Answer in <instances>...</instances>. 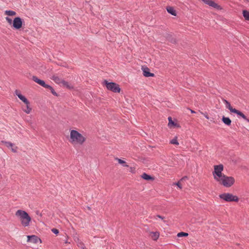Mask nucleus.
<instances>
[{"label": "nucleus", "mask_w": 249, "mask_h": 249, "mask_svg": "<svg viewBox=\"0 0 249 249\" xmlns=\"http://www.w3.org/2000/svg\"><path fill=\"white\" fill-rule=\"evenodd\" d=\"M86 141V138L79 132L75 130H71L70 132V142L73 145H82Z\"/></svg>", "instance_id": "nucleus-1"}, {"label": "nucleus", "mask_w": 249, "mask_h": 249, "mask_svg": "<svg viewBox=\"0 0 249 249\" xmlns=\"http://www.w3.org/2000/svg\"><path fill=\"white\" fill-rule=\"evenodd\" d=\"M16 215L19 217L22 225L24 227L29 226L31 218L25 211L18 210L16 213Z\"/></svg>", "instance_id": "nucleus-2"}, {"label": "nucleus", "mask_w": 249, "mask_h": 249, "mask_svg": "<svg viewBox=\"0 0 249 249\" xmlns=\"http://www.w3.org/2000/svg\"><path fill=\"white\" fill-rule=\"evenodd\" d=\"M218 182L226 187H230L234 184L235 180L232 177H228L224 175L220 178Z\"/></svg>", "instance_id": "nucleus-3"}, {"label": "nucleus", "mask_w": 249, "mask_h": 249, "mask_svg": "<svg viewBox=\"0 0 249 249\" xmlns=\"http://www.w3.org/2000/svg\"><path fill=\"white\" fill-rule=\"evenodd\" d=\"M223 170V165L222 164H220L214 166V171L213 172V175L214 179L217 181H219L220 178H221L222 176L224 175L222 173Z\"/></svg>", "instance_id": "nucleus-4"}, {"label": "nucleus", "mask_w": 249, "mask_h": 249, "mask_svg": "<svg viewBox=\"0 0 249 249\" xmlns=\"http://www.w3.org/2000/svg\"><path fill=\"white\" fill-rule=\"evenodd\" d=\"M219 197L226 202H237L239 200L236 196L230 193H223L219 195Z\"/></svg>", "instance_id": "nucleus-5"}, {"label": "nucleus", "mask_w": 249, "mask_h": 249, "mask_svg": "<svg viewBox=\"0 0 249 249\" xmlns=\"http://www.w3.org/2000/svg\"><path fill=\"white\" fill-rule=\"evenodd\" d=\"M105 84L108 90L113 92L119 93L121 91V89L119 85L114 82H108L107 80L104 81Z\"/></svg>", "instance_id": "nucleus-6"}, {"label": "nucleus", "mask_w": 249, "mask_h": 249, "mask_svg": "<svg viewBox=\"0 0 249 249\" xmlns=\"http://www.w3.org/2000/svg\"><path fill=\"white\" fill-rule=\"evenodd\" d=\"M23 20L20 17H16L13 21V27L15 29H19L22 26Z\"/></svg>", "instance_id": "nucleus-7"}, {"label": "nucleus", "mask_w": 249, "mask_h": 249, "mask_svg": "<svg viewBox=\"0 0 249 249\" xmlns=\"http://www.w3.org/2000/svg\"><path fill=\"white\" fill-rule=\"evenodd\" d=\"M27 242H31L34 244H36L38 242L41 243V240L37 236L35 235H28L27 236Z\"/></svg>", "instance_id": "nucleus-8"}, {"label": "nucleus", "mask_w": 249, "mask_h": 249, "mask_svg": "<svg viewBox=\"0 0 249 249\" xmlns=\"http://www.w3.org/2000/svg\"><path fill=\"white\" fill-rule=\"evenodd\" d=\"M15 94L18 97V98L20 100L24 102L26 105H28V104H30V102L28 100V99L24 96L22 95L19 90L17 89L15 91Z\"/></svg>", "instance_id": "nucleus-9"}, {"label": "nucleus", "mask_w": 249, "mask_h": 249, "mask_svg": "<svg viewBox=\"0 0 249 249\" xmlns=\"http://www.w3.org/2000/svg\"><path fill=\"white\" fill-rule=\"evenodd\" d=\"M32 80L36 83H37L45 88H46L48 85L45 83L44 81L39 79L36 76H33Z\"/></svg>", "instance_id": "nucleus-10"}, {"label": "nucleus", "mask_w": 249, "mask_h": 249, "mask_svg": "<svg viewBox=\"0 0 249 249\" xmlns=\"http://www.w3.org/2000/svg\"><path fill=\"white\" fill-rule=\"evenodd\" d=\"M143 72V75L145 77H153L154 76V74L150 72V70L147 67L142 68Z\"/></svg>", "instance_id": "nucleus-11"}, {"label": "nucleus", "mask_w": 249, "mask_h": 249, "mask_svg": "<svg viewBox=\"0 0 249 249\" xmlns=\"http://www.w3.org/2000/svg\"><path fill=\"white\" fill-rule=\"evenodd\" d=\"M232 113L236 114L239 117L242 118L245 120H246V121H247L249 123V119H248L246 117V116L240 111L235 108L234 110H233V111Z\"/></svg>", "instance_id": "nucleus-12"}, {"label": "nucleus", "mask_w": 249, "mask_h": 249, "mask_svg": "<svg viewBox=\"0 0 249 249\" xmlns=\"http://www.w3.org/2000/svg\"><path fill=\"white\" fill-rule=\"evenodd\" d=\"M166 38L171 43L175 44L176 43V38L171 34H167L165 36Z\"/></svg>", "instance_id": "nucleus-13"}, {"label": "nucleus", "mask_w": 249, "mask_h": 249, "mask_svg": "<svg viewBox=\"0 0 249 249\" xmlns=\"http://www.w3.org/2000/svg\"><path fill=\"white\" fill-rule=\"evenodd\" d=\"M150 236H151V238L153 240L156 241L158 240V239L159 237L160 233L158 231H156V232L152 231L150 232Z\"/></svg>", "instance_id": "nucleus-14"}, {"label": "nucleus", "mask_w": 249, "mask_h": 249, "mask_svg": "<svg viewBox=\"0 0 249 249\" xmlns=\"http://www.w3.org/2000/svg\"><path fill=\"white\" fill-rule=\"evenodd\" d=\"M222 121L224 124L228 126H230L231 124V121L229 117L223 116Z\"/></svg>", "instance_id": "nucleus-15"}, {"label": "nucleus", "mask_w": 249, "mask_h": 249, "mask_svg": "<svg viewBox=\"0 0 249 249\" xmlns=\"http://www.w3.org/2000/svg\"><path fill=\"white\" fill-rule=\"evenodd\" d=\"M55 83L57 84H61L63 79L59 78L58 76L53 75L51 78Z\"/></svg>", "instance_id": "nucleus-16"}, {"label": "nucleus", "mask_w": 249, "mask_h": 249, "mask_svg": "<svg viewBox=\"0 0 249 249\" xmlns=\"http://www.w3.org/2000/svg\"><path fill=\"white\" fill-rule=\"evenodd\" d=\"M224 103H225L226 105V107L227 108L229 109L231 112H232L233 110H234L235 108H233L231 105V104L230 102H229L226 99L223 100Z\"/></svg>", "instance_id": "nucleus-17"}, {"label": "nucleus", "mask_w": 249, "mask_h": 249, "mask_svg": "<svg viewBox=\"0 0 249 249\" xmlns=\"http://www.w3.org/2000/svg\"><path fill=\"white\" fill-rule=\"evenodd\" d=\"M142 178L146 180H152L154 179V178L150 175H149L145 173H143L142 176Z\"/></svg>", "instance_id": "nucleus-18"}, {"label": "nucleus", "mask_w": 249, "mask_h": 249, "mask_svg": "<svg viewBox=\"0 0 249 249\" xmlns=\"http://www.w3.org/2000/svg\"><path fill=\"white\" fill-rule=\"evenodd\" d=\"M166 10L168 13L173 16H176V12L172 7H167Z\"/></svg>", "instance_id": "nucleus-19"}, {"label": "nucleus", "mask_w": 249, "mask_h": 249, "mask_svg": "<svg viewBox=\"0 0 249 249\" xmlns=\"http://www.w3.org/2000/svg\"><path fill=\"white\" fill-rule=\"evenodd\" d=\"M61 84H62V86H63L64 87H66V88H67L68 89H69L73 88V87L71 86L69 84V82L65 81L63 79Z\"/></svg>", "instance_id": "nucleus-20"}, {"label": "nucleus", "mask_w": 249, "mask_h": 249, "mask_svg": "<svg viewBox=\"0 0 249 249\" xmlns=\"http://www.w3.org/2000/svg\"><path fill=\"white\" fill-rule=\"evenodd\" d=\"M208 5H209V6H212V7H213V8H217L219 6L214 1H213L212 0H210L209 2V4Z\"/></svg>", "instance_id": "nucleus-21"}, {"label": "nucleus", "mask_w": 249, "mask_h": 249, "mask_svg": "<svg viewBox=\"0 0 249 249\" xmlns=\"http://www.w3.org/2000/svg\"><path fill=\"white\" fill-rule=\"evenodd\" d=\"M46 88L49 89L50 90L51 93L53 95H54L55 96H58L57 93L55 91L54 89H53V88L52 86H51L48 85Z\"/></svg>", "instance_id": "nucleus-22"}, {"label": "nucleus", "mask_w": 249, "mask_h": 249, "mask_svg": "<svg viewBox=\"0 0 249 249\" xmlns=\"http://www.w3.org/2000/svg\"><path fill=\"white\" fill-rule=\"evenodd\" d=\"M116 160L118 161V163L122 164L124 167H128V165L126 164L125 161L119 158H116Z\"/></svg>", "instance_id": "nucleus-23"}, {"label": "nucleus", "mask_w": 249, "mask_h": 249, "mask_svg": "<svg viewBox=\"0 0 249 249\" xmlns=\"http://www.w3.org/2000/svg\"><path fill=\"white\" fill-rule=\"evenodd\" d=\"M5 14L9 16H13L16 14V12L12 10H6L5 11Z\"/></svg>", "instance_id": "nucleus-24"}, {"label": "nucleus", "mask_w": 249, "mask_h": 249, "mask_svg": "<svg viewBox=\"0 0 249 249\" xmlns=\"http://www.w3.org/2000/svg\"><path fill=\"white\" fill-rule=\"evenodd\" d=\"M243 15L246 20H249V11L243 10Z\"/></svg>", "instance_id": "nucleus-25"}, {"label": "nucleus", "mask_w": 249, "mask_h": 249, "mask_svg": "<svg viewBox=\"0 0 249 249\" xmlns=\"http://www.w3.org/2000/svg\"><path fill=\"white\" fill-rule=\"evenodd\" d=\"M188 236V233L187 232H180L177 234V236L178 237H187Z\"/></svg>", "instance_id": "nucleus-26"}, {"label": "nucleus", "mask_w": 249, "mask_h": 249, "mask_svg": "<svg viewBox=\"0 0 249 249\" xmlns=\"http://www.w3.org/2000/svg\"><path fill=\"white\" fill-rule=\"evenodd\" d=\"M77 245L79 248L80 249H84V247H85V245L84 243L80 241L79 240H78V242H77Z\"/></svg>", "instance_id": "nucleus-27"}, {"label": "nucleus", "mask_w": 249, "mask_h": 249, "mask_svg": "<svg viewBox=\"0 0 249 249\" xmlns=\"http://www.w3.org/2000/svg\"><path fill=\"white\" fill-rule=\"evenodd\" d=\"M29 105L30 104H28V105H26V109L24 110V111L27 114H29L32 110V108L29 107Z\"/></svg>", "instance_id": "nucleus-28"}, {"label": "nucleus", "mask_w": 249, "mask_h": 249, "mask_svg": "<svg viewBox=\"0 0 249 249\" xmlns=\"http://www.w3.org/2000/svg\"><path fill=\"white\" fill-rule=\"evenodd\" d=\"M170 143L173 144L178 145L179 143L177 141V138H174L171 140Z\"/></svg>", "instance_id": "nucleus-29"}, {"label": "nucleus", "mask_w": 249, "mask_h": 249, "mask_svg": "<svg viewBox=\"0 0 249 249\" xmlns=\"http://www.w3.org/2000/svg\"><path fill=\"white\" fill-rule=\"evenodd\" d=\"M168 119V121H169V123H168L169 125L172 124L173 125H175L176 124L174 123V122L172 121V118L171 117H169Z\"/></svg>", "instance_id": "nucleus-30"}, {"label": "nucleus", "mask_w": 249, "mask_h": 249, "mask_svg": "<svg viewBox=\"0 0 249 249\" xmlns=\"http://www.w3.org/2000/svg\"><path fill=\"white\" fill-rule=\"evenodd\" d=\"M55 234H58L59 233L58 230L53 228L51 230Z\"/></svg>", "instance_id": "nucleus-31"}, {"label": "nucleus", "mask_w": 249, "mask_h": 249, "mask_svg": "<svg viewBox=\"0 0 249 249\" xmlns=\"http://www.w3.org/2000/svg\"><path fill=\"white\" fill-rule=\"evenodd\" d=\"M5 19L9 24L11 25L13 23L12 19L10 18L7 17L5 18Z\"/></svg>", "instance_id": "nucleus-32"}, {"label": "nucleus", "mask_w": 249, "mask_h": 249, "mask_svg": "<svg viewBox=\"0 0 249 249\" xmlns=\"http://www.w3.org/2000/svg\"><path fill=\"white\" fill-rule=\"evenodd\" d=\"M155 217H159V218L161 219V220H163L164 222H165V221L164 220V217H163V216H162L160 215H157L156 216H155Z\"/></svg>", "instance_id": "nucleus-33"}, {"label": "nucleus", "mask_w": 249, "mask_h": 249, "mask_svg": "<svg viewBox=\"0 0 249 249\" xmlns=\"http://www.w3.org/2000/svg\"><path fill=\"white\" fill-rule=\"evenodd\" d=\"M6 143L8 147L13 146V144L10 142H6Z\"/></svg>", "instance_id": "nucleus-34"}, {"label": "nucleus", "mask_w": 249, "mask_h": 249, "mask_svg": "<svg viewBox=\"0 0 249 249\" xmlns=\"http://www.w3.org/2000/svg\"><path fill=\"white\" fill-rule=\"evenodd\" d=\"M210 0H202L205 3L208 4Z\"/></svg>", "instance_id": "nucleus-35"}, {"label": "nucleus", "mask_w": 249, "mask_h": 249, "mask_svg": "<svg viewBox=\"0 0 249 249\" xmlns=\"http://www.w3.org/2000/svg\"><path fill=\"white\" fill-rule=\"evenodd\" d=\"M36 214L37 215H39L40 216H42L41 213H40L38 211H36Z\"/></svg>", "instance_id": "nucleus-36"}, {"label": "nucleus", "mask_w": 249, "mask_h": 249, "mask_svg": "<svg viewBox=\"0 0 249 249\" xmlns=\"http://www.w3.org/2000/svg\"><path fill=\"white\" fill-rule=\"evenodd\" d=\"M176 184L178 186V188H179L180 189L181 188V185L178 182L176 183Z\"/></svg>", "instance_id": "nucleus-37"}, {"label": "nucleus", "mask_w": 249, "mask_h": 249, "mask_svg": "<svg viewBox=\"0 0 249 249\" xmlns=\"http://www.w3.org/2000/svg\"><path fill=\"white\" fill-rule=\"evenodd\" d=\"M191 113H195V111H194V110H191Z\"/></svg>", "instance_id": "nucleus-38"}, {"label": "nucleus", "mask_w": 249, "mask_h": 249, "mask_svg": "<svg viewBox=\"0 0 249 249\" xmlns=\"http://www.w3.org/2000/svg\"><path fill=\"white\" fill-rule=\"evenodd\" d=\"M205 118H207V119H209V117L207 115L205 116Z\"/></svg>", "instance_id": "nucleus-39"}, {"label": "nucleus", "mask_w": 249, "mask_h": 249, "mask_svg": "<svg viewBox=\"0 0 249 249\" xmlns=\"http://www.w3.org/2000/svg\"><path fill=\"white\" fill-rule=\"evenodd\" d=\"M87 249L86 248V247H84V249Z\"/></svg>", "instance_id": "nucleus-40"}, {"label": "nucleus", "mask_w": 249, "mask_h": 249, "mask_svg": "<svg viewBox=\"0 0 249 249\" xmlns=\"http://www.w3.org/2000/svg\"><path fill=\"white\" fill-rule=\"evenodd\" d=\"M12 151H14V152H15V151H15V150H14V149H12Z\"/></svg>", "instance_id": "nucleus-41"}]
</instances>
